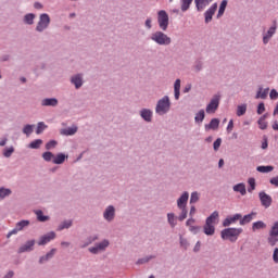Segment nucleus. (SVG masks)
<instances>
[{
    "label": "nucleus",
    "instance_id": "nucleus-1",
    "mask_svg": "<svg viewBox=\"0 0 278 278\" xmlns=\"http://www.w3.org/2000/svg\"><path fill=\"white\" fill-rule=\"evenodd\" d=\"M240 233H242V228H226L222 231V238L223 240H230V242H236Z\"/></svg>",
    "mask_w": 278,
    "mask_h": 278
},
{
    "label": "nucleus",
    "instance_id": "nucleus-2",
    "mask_svg": "<svg viewBox=\"0 0 278 278\" xmlns=\"http://www.w3.org/2000/svg\"><path fill=\"white\" fill-rule=\"evenodd\" d=\"M151 40H153V42H156V45L161 46H168L172 42L170 37L160 30L151 35Z\"/></svg>",
    "mask_w": 278,
    "mask_h": 278
},
{
    "label": "nucleus",
    "instance_id": "nucleus-3",
    "mask_svg": "<svg viewBox=\"0 0 278 278\" xmlns=\"http://www.w3.org/2000/svg\"><path fill=\"white\" fill-rule=\"evenodd\" d=\"M170 110V100L168 99V96L163 97L161 100H159L156 104L155 112L156 114H166Z\"/></svg>",
    "mask_w": 278,
    "mask_h": 278
},
{
    "label": "nucleus",
    "instance_id": "nucleus-4",
    "mask_svg": "<svg viewBox=\"0 0 278 278\" xmlns=\"http://www.w3.org/2000/svg\"><path fill=\"white\" fill-rule=\"evenodd\" d=\"M157 23L160 29H162L163 31H166V29H168V13H166V11L161 10L157 12Z\"/></svg>",
    "mask_w": 278,
    "mask_h": 278
},
{
    "label": "nucleus",
    "instance_id": "nucleus-5",
    "mask_svg": "<svg viewBox=\"0 0 278 278\" xmlns=\"http://www.w3.org/2000/svg\"><path fill=\"white\" fill-rule=\"evenodd\" d=\"M218 105H220V96L215 94L206 106V114L216 113V110H218Z\"/></svg>",
    "mask_w": 278,
    "mask_h": 278
},
{
    "label": "nucleus",
    "instance_id": "nucleus-6",
    "mask_svg": "<svg viewBox=\"0 0 278 278\" xmlns=\"http://www.w3.org/2000/svg\"><path fill=\"white\" fill-rule=\"evenodd\" d=\"M49 23H51V18H49V15L47 13L41 14L40 20L37 24L36 30L45 31V29H47V27H49Z\"/></svg>",
    "mask_w": 278,
    "mask_h": 278
},
{
    "label": "nucleus",
    "instance_id": "nucleus-7",
    "mask_svg": "<svg viewBox=\"0 0 278 278\" xmlns=\"http://www.w3.org/2000/svg\"><path fill=\"white\" fill-rule=\"evenodd\" d=\"M25 227H29V220L18 222L15 225V228L8 233L7 238H10L11 236H16V233H18V231H23V229H25Z\"/></svg>",
    "mask_w": 278,
    "mask_h": 278
},
{
    "label": "nucleus",
    "instance_id": "nucleus-8",
    "mask_svg": "<svg viewBox=\"0 0 278 278\" xmlns=\"http://www.w3.org/2000/svg\"><path fill=\"white\" fill-rule=\"evenodd\" d=\"M258 198L263 207L268 208L270 205H273V198L268 195V193L262 191L258 193Z\"/></svg>",
    "mask_w": 278,
    "mask_h": 278
},
{
    "label": "nucleus",
    "instance_id": "nucleus-9",
    "mask_svg": "<svg viewBox=\"0 0 278 278\" xmlns=\"http://www.w3.org/2000/svg\"><path fill=\"white\" fill-rule=\"evenodd\" d=\"M51 240H55V232L53 231H50L47 235L42 236L38 241V245L45 247V244H49Z\"/></svg>",
    "mask_w": 278,
    "mask_h": 278
},
{
    "label": "nucleus",
    "instance_id": "nucleus-10",
    "mask_svg": "<svg viewBox=\"0 0 278 278\" xmlns=\"http://www.w3.org/2000/svg\"><path fill=\"white\" fill-rule=\"evenodd\" d=\"M216 10H218V4L214 3L211 8L204 13L205 23H210L212 21V16L216 14Z\"/></svg>",
    "mask_w": 278,
    "mask_h": 278
},
{
    "label": "nucleus",
    "instance_id": "nucleus-11",
    "mask_svg": "<svg viewBox=\"0 0 278 278\" xmlns=\"http://www.w3.org/2000/svg\"><path fill=\"white\" fill-rule=\"evenodd\" d=\"M242 215L241 214H235L233 216H229L223 222L224 227H229V225H233L237 220H241Z\"/></svg>",
    "mask_w": 278,
    "mask_h": 278
},
{
    "label": "nucleus",
    "instance_id": "nucleus-12",
    "mask_svg": "<svg viewBox=\"0 0 278 278\" xmlns=\"http://www.w3.org/2000/svg\"><path fill=\"white\" fill-rule=\"evenodd\" d=\"M34 244H36L35 240L27 241L24 245H22L17 253H27L29 251H34Z\"/></svg>",
    "mask_w": 278,
    "mask_h": 278
},
{
    "label": "nucleus",
    "instance_id": "nucleus-13",
    "mask_svg": "<svg viewBox=\"0 0 278 278\" xmlns=\"http://www.w3.org/2000/svg\"><path fill=\"white\" fill-rule=\"evenodd\" d=\"M189 193L188 192H184L181 194V197L178 199L177 201V205L179 207V210H184L186 208V205H188V199H189Z\"/></svg>",
    "mask_w": 278,
    "mask_h": 278
},
{
    "label": "nucleus",
    "instance_id": "nucleus-14",
    "mask_svg": "<svg viewBox=\"0 0 278 278\" xmlns=\"http://www.w3.org/2000/svg\"><path fill=\"white\" fill-rule=\"evenodd\" d=\"M213 0H194L198 12H203Z\"/></svg>",
    "mask_w": 278,
    "mask_h": 278
},
{
    "label": "nucleus",
    "instance_id": "nucleus-15",
    "mask_svg": "<svg viewBox=\"0 0 278 278\" xmlns=\"http://www.w3.org/2000/svg\"><path fill=\"white\" fill-rule=\"evenodd\" d=\"M218 218H219L218 212L215 211L211 214V216L206 218L205 223L208 225H213V227H216V225H218Z\"/></svg>",
    "mask_w": 278,
    "mask_h": 278
},
{
    "label": "nucleus",
    "instance_id": "nucleus-16",
    "mask_svg": "<svg viewBox=\"0 0 278 278\" xmlns=\"http://www.w3.org/2000/svg\"><path fill=\"white\" fill-rule=\"evenodd\" d=\"M277 31V26H271L267 34L263 37L264 45H268L269 40L275 36V33Z\"/></svg>",
    "mask_w": 278,
    "mask_h": 278
},
{
    "label": "nucleus",
    "instance_id": "nucleus-17",
    "mask_svg": "<svg viewBox=\"0 0 278 278\" xmlns=\"http://www.w3.org/2000/svg\"><path fill=\"white\" fill-rule=\"evenodd\" d=\"M233 192H239L241 197L247 194V185L244 182L237 184L232 187Z\"/></svg>",
    "mask_w": 278,
    "mask_h": 278
},
{
    "label": "nucleus",
    "instance_id": "nucleus-18",
    "mask_svg": "<svg viewBox=\"0 0 278 278\" xmlns=\"http://www.w3.org/2000/svg\"><path fill=\"white\" fill-rule=\"evenodd\" d=\"M220 125V121L218 118L211 119L210 124L205 125L206 131H210V129L216 130L218 126Z\"/></svg>",
    "mask_w": 278,
    "mask_h": 278
},
{
    "label": "nucleus",
    "instance_id": "nucleus-19",
    "mask_svg": "<svg viewBox=\"0 0 278 278\" xmlns=\"http://www.w3.org/2000/svg\"><path fill=\"white\" fill-rule=\"evenodd\" d=\"M41 105L55 108V105H58V99H55V98H47V99H43V100L41 101Z\"/></svg>",
    "mask_w": 278,
    "mask_h": 278
},
{
    "label": "nucleus",
    "instance_id": "nucleus-20",
    "mask_svg": "<svg viewBox=\"0 0 278 278\" xmlns=\"http://www.w3.org/2000/svg\"><path fill=\"white\" fill-rule=\"evenodd\" d=\"M115 210L114 206H109L104 212L105 220H114Z\"/></svg>",
    "mask_w": 278,
    "mask_h": 278
},
{
    "label": "nucleus",
    "instance_id": "nucleus-21",
    "mask_svg": "<svg viewBox=\"0 0 278 278\" xmlns=\"http://www.w3.org/2000/svg\"><path fill=\"white\" fill-rule=\"evenodd\" d=\"M203 229H204L205 236H214V233L216 232V227L207 223H205Z\"/></svg>",
    "mask_w": 278,
    "mask_h": 278
},
{
    "label": "nucleus",
    "instance_id": "nucleus-22",
    "mask_svg": "<svg viewBox=\"0 0 278 278\" xmlns=\"http://www.w3.org/2000/svg\"><path fill=\"white\" fill-rule=\"evenodd\" d=\"M72 84H74L76 89L81 88L84 86V79L81 78V75H76L72 78Z\"/></svg>",
    "mask_w": 278,
    "mask_h": 278
},
{
    "label": "nucleus",
    "instance_id": "nucleus-23",
    "mask_svg": "<svg viewBox=\"0 0 278 278\" xmlns=\"http://www.w3.org/2000/svg\"><path fill=\"white\" fill-rule=\"evenodd\" d=\"M179 90H181V80L176 79V81L174 84V92H175L176 101H178V99H179V94H180Z\"/></svg>",
    "mask_w": 278,
    "mask_h": 278
},
{
    "label": "nucleus",
    "instance_id": "nucleus-24",
    "mask_svg": "<svg viewBox=\"0 0 278 278\" xmlns=\"http://www.w3.org/2000/svg\"><path fill=\"white\" fill-rule=\"evenodd\" d=\"M153 116V113L151 112V110H142L141 111V118L146 119L147 123H151V118Z\"/></svg>",
    "mask_w": 278,
    "mask_h": 278
},
{
    "label": "nucleus",
    "instance_id": "nucleus-25",
    "mask_svg": "<svg viewBox=\"0 0 278 278\" xmlns=\"http://www.w3.org/2000/svg\"><path fill=\"white\" fill-rule=\"evenodd\" d=\"M260 229H266V223L262 220L253 223L252 231H260Z\"/></svg>",
    "mask_w": 278,
    "mask_h": 278
},
{
    "label": "nucleus",
    "instance_id": "nucleus-26",
    "mask_svg": "<svg viewBox=\"0 0 278 278\" xmlns=\"http://www.w3.org/2000/svg\"><path fill=\"white\" fill-rule=\"evenodd\" d=\"M256 170L258 173H273V170H275V167L273 165H267V166L261 165L256 167Z\"/></svg>",
    "mask_w": 278,
    "mask_h": 278
},
{
    "label": "nucleus",
    "instance_id": "nucleus-27",
    "mask_svg": "<svg viewBox=\"0 0 278 278\" xmlns=\"http://www.w3.org/2000/svg\"><path fill=\"white\" fill-rule=\"evenodd\" d=\"M55 251H58V250L52 249L50 252L47 253V255L41 256L39 260V264H43L48 260H51V257H53L55 255Z\"/></svg>",
    "mask_w": 278,
    "mask_h": 278
},
{
    "label": "nucleus",
    "instance_id": "nucleus-28",
    "mask_svg": "<svg viewBox=\"0 0 278 278\" xmlns=\"http://www.w3.org/2000/svg\"><path fill=\"white\" fill-rule=\"evenodd\" d=\"M253 216H256V213H250L240 219V225H247L253 220Z\"/></svg>",
    "mask_w": 278,
    "mask_h": 278
},
{
    "label": "nucleus",
    "instance_id": "nucleus-29",
    "mask_svg": "<svg viewBox=\"0 0 278 278\" xmlns=\"http://www.w3.org/2000/svg\"><path fill=\"white\" fill-rule=\"evenodd\" d=\"M10 194H12V190L1 187L0 188V201H3V199H5V197H10Z\"/></svg>",
    "mask_w": 278,
    "mask_h": 278
},
{
    "label": "nucleus",
    "instance_id": "nucleus-30",
    "mask_svg": "<svg viewBox=\"0 0 278 278\" xmlns=\"http://www.w3.org/2000/svg\"><path fill=\"white\" fill-rule=\"evenodd\" d=\"M65 160H66V155L60 153L53 157L52 162L53 164H64Z\"/></svg>",
    "mask_w": 278,
    "mask_h": 278
},
{
    "label": "nucleus",
    "instance_id": "nucleus-31",
    "mask_svg": "<svg viewBox=\"0 0 278 278\" xmlns=\"http://www.w3.org/2000/svg\"><path fill=\"white\" fill-rule=\"evenodd\" d=\"M205 119V111L204 110H200L194 117L195 123H203V121Z\"/></svg>",
    "mask_w": 278,
    "mask_h": 278
},
{
    "label": "nucleus",
    "instance_id": "nucleus-32",
    "mask_svg": "<svg viewBox=\"0 0 278 278\" xmlns=\"http://www.w3.org/2000/svg\"><path fill=\"white\" fill-rule=\"evenodd\" d=\"M227 9V0H223L217 13V18H220V16H223V14H225V10Z\"/></svg>",
    "mask_w": 278,
    "mask_h": 278
},
{
    "label": "nucleus",
    "instance_id": "nucleus-33",
    "mask_svg": "<svg viewBox=\"0 0 278 278\" xmlns=\"http://www.w3.org/2000/svg\"><path fill=\"white\" fill-rule=\"evenodd\" d=\"M35 214H36L37 220H39V223H46V220H49V216H45L42 214V211H35Z\"/></svg>",
    "mask_w": 278,
    "mask_h": 278
},
{
    "label": "nucleus",
    "instance_id": "nucleus-34",
    "mask_svg": "<svg viewBox=\"0 0 278 278\" xmlns=\"http://www.w3.org/2000/svg\"><path fill=\"white\" fill-rule=\"evenodd\" d=\"M258 127L260 129H267L268 127V122H266V117L265 116H262L260 119H258Z\"/></svg>",
    "mask_w": 278,
    "mask_h": 278
},
{
    "label": "nucleus",
    "instance_id": "nucleus-35",
    "mask_svg": "<svg viewBox=\"0 0 278 278\" xmlns=\"http://www.w3.org/2000/svg\"><path fill=\"white\" fill-rule=\"evenodd\" d=\"M247 114V104L239 105L237 108V116H244Z\"/></svg>",
    "mask_w": 278,
    "mask_h": 278
},
{
    "label": "nucleus",
    "instance_id": "nucleus-36",
    "mask_svg": "<svg viewBox=\"0 0 278 278\" xmlns=\"http://www.w3.org/2000/svg\"><path fill=\"white\" fill-rule=\"evenodd\" d=\"M268 97V89H260V91L256 93L255 99H266Z\"/></svg>",
    "mask_w": 278,
    "mask_h": 278
},
{
    "label": "nucleus",
    "instance_id": "nucleus-37",
    "mask_svg": "<svg viewBox=\"0 0 278 278\" xmlns=\"http://www.w3.org/2000/svg\"><path fill=\"white\" fill-rule=\"evenodd\" d=\"M192 0H181V10L182 12H187L190 9Z\"/></svg>",
    "mask_w": 278,
    "mask_h": 278
},
{
    "label": "nucleus",
    "instance_id": "nucleus-38",
    "mask_svg": "<svg viewBox=\"0 0 278 278\" xmlns=\"http://www.w3.org/2000/svg\"><path fill=\"white\" fill-rule=\"evenodd\" d=\"M42 144L41 139H36L29 143L30 149H40V146Z\"/></svg>",
    "mask_w": 278,
    "mask_h": 278
},
{
    "label": "nucleus",
    "instance_id": "nucleus-39",
    "mask_svg": "<svg viewBox=\"0 0 278 278\" xmlns=\"http://www.w3.org/2000/svg\"><path fill=\"white\" fill-rule=\"evenodd\" d=\"M36 18V15L29 13L25 15L24 21L27 23V25H34V20Z\"/></svg>",
    "mask_w": 278,
    "mask_h": 278
},
{
    "label": "nucleus",
    "instance_id": "nucleus-40",
    "mask_svg": "<svg viewBox=\"0 0 278 278\" xmlns=\"http://www.w3.org/2000/svg\"><path fill=\"white\" fill-rule=\"evenodd\" d=\"M97 245H98V249L100 250V252L105 251V249L110 247V241L103 240L102 242L97 243Z\"/></svg>",
    "mask_w": 278,
    "mask_h": 278
},
{
    "label": "nucleus",
    "instance_id": "nucleus-41",
    "mask_svg": "<svg viewBox=\"0 0 278 278\" xmlns=\"http://www.w3.org/2000/svg\"><path fill=\"white\" fill-rule=\"evenodd\" d=\"M167 220H168L170 227H175V225H177V222L175 219V214H173V213L167 214Z\"/></svg>",
    "mask_w": 278,
    "mask_h": 278
},
{
    "label": "nucleus",
    "instance_id": "nucleus-42",
    "mask_svg": "<svg viewBox=\"0 0 278 278\" xmlns=\"http://www.w3.org/2000/svg\"><path fill=\"white\" fill-rule=\"evenodd\" d=\"M248 184L250 186V188H248V192L251 193L253 190H255V178H249Z\"/></svg>",
    "mask_w": 278,
    "mask_h": 278
},
{
    "label": "nucleus",
    "instance_id": "nucleus-43",
    "mask_svg": "<svg viewBox=\"0 0 278 278\" xmlns=\"http://www.w3.org/2000/svg\"><path fill=\"white\" fill-rule=\"evenodd\" d=\"M34 131V126L33 125H26L23 128V134H25L26 136H30V134H33Z\"/></svg>",
    "mask_w": 278,
    "mask_h": 278
},
{
    "label": "nucleus",
    "instance_id": "nucleus-44",
    "mask_svg": "<svg viewBox=\"0 0 278 278\" xmlns=\"http://www.w3.org/2000/svg\"><path fill=\"white\" fill-rule=\"evenodd\" d=\"M55 147H58V141L55 140H51L46 144V149L48 151H51V149H55Z\"/></svg>",
    "mask_w": 278,
    "mask_h": 278
},
{
    "label": "nucleus",
    "instance_id": "nucleus-45",
    "mask_svg": "<svg viewBox=\"0 0 278 278\" xmlns=\"http://www.w3.org/2000/svg\"><path fill=\"white\" fill-rule=\"evenodd\" d=\"M42 157L46 162H51V160L53 161L54 155L51 152H45L42 154Z\"/></svg>",
    "mask_w": 278,
    "mask_h": 278
},
{
    "label": "nucleus",
    "instance_id": "nucleus-46",
    "mask_svg": "<svg viewBox=\"0 0 278 278\" xmlns=\"http://www.w3.org/2000/svg\"><path fill=\"white\" fill-rule=\"evenodd\" d=\"M12 153H14V148L13 147L7 148L3 151L4 157H12Z\"/></svg>",
    "mask_w": 278,
    "mask_h": 278
},
{
    "label": "nucleus",
    "instance_id": "nucleus-47",
    "mask_svg": "<svg viewBox=\"0 0 278 278\" xmlns=\"http://www.w3.org/2000/svg\"><path fill=\"white\" fill-rule=\"evenodd\" d=\"M181 210V214L178 217V220H186V218H188V210L186 208H180Z\"/></svg>",
    "mask_w": 278,
    "mask_h": 278
},
{
    "label": "nucleus",
    "instance_id": "nucleus-48",
    "mask_svg": "<svg viewBox=\"0 0 278 278\" xmlns=\"http://www.w3.org/2000/svg\"><path fill=\"white\" fill-rule=\"evenodd\" d=\"M43 129H47V125H45L42 122L38 123L36 134H42Z\"/></svg>",
    "mask_w": 278,
    "mask_h": 278
},
{
    "label": "nucleus",
    "instance_id": "nucleus-49",
    "mask_svg": "<svg viewBox=\"0 0 278 278\" xmlns=\"http://www.w3.org/2000/svg\"><path fill=\"white\" fill-rule=\"evenodd\" d=\"M223 140L220 138L216 139L213 143V148L214 151H218V149H220V144H222Z\"/></svg>",
    "mask_w": 278,
    "mask_h": 278
},
{
    "label": "nucleus",
    "instance_id": "nucleus-50",
    "mask_svg": "<svg viewBox=\"0 0 278 278\" xmlns=\"http://www.w3.org/2000/svg\"><path fill=\"white\" fill-rule=\"evenodd\" d=\"M197 201H199V192H192L190 203H197Z\"/></svg>",
    "mask_w": 278,
    "mask_h": 278
},
{
    "label": "nucleus",
    "instance_id": "nucleus-51",
    "mask_svg": "<svg viewBox=\"0 0 278 278\" xmlns=\"http://www.w3.org/2000/svg\"><path fill=\"white\" fill-rule=\"evenodd\" d=\"M266 112V106L264 105V102H261L257 106V114H264Z\"/></svg>",
    "mask_w": 278,
    "mask_h": 278
},
{
    "label": "nucleus",
    "instance_id": "nucleus-52",
    "mask_svg": "<svg viewBox=\"0 0 278 278\" xmlns=\"http://www.w3.org/2000/svg\"><path fill=\"white\" fill-rule=\"evenodd\" d=\"M89 252L93 253V255H97V253H101V251L99 250V245H94L92 248H89Z\"/></svg>",
    "mask_w": 278,
    "mask_h": 278
},
{
    "label": "nucleus",
    "instance_id": "nucleus-53",
    "mask_svg": "<svg viewBox=\"0 0 278 278\" xmlns=\"http://www.w3.org/2000/svg\"><path fill=\"white\" fill-rule=\"evenodd\" d=\"M228 134H231L233 131V119H230L227 126Z\"/></svg>",
    "mask_w": 278,
    "mask_h": 278
},
{
    "label": "nucleus",
    "instance_id": "nucleus-54",
    "mask_svg": "<svg viewBox=\"0 0 278 278\" xmlns=\"http://www.w3.org/2000/svg\"><path fill=\"white\" fill-rule=\"evenodd\" d=\"M71 227V223H63L59 226V231H62V229H68Z\"/></svg>",
    "mask_w": 278,
    "mask_h": 278
},
{
    "label": "nucleus",
    "instance_id": "nucleus-55",
    "mask_svg": "<svg viewBox=\"0 0 278 278\" xmlns=\"http://www.w3.org/2000/svg\"><path fill=\"white\" fill-rule=\"evenodd\" d=\"M273 260L275 264H278V248L274 250Z\"/></svg>",
    "mask_w": 278,
    "mask_h": 278
},
{
    "label": "nucleus",
    "instance_id": "nucleus-56",
    "mask_svg": "<svg viewBox=\"0 0 278 278\" xmlns=\"http://www.w3.org/2000/svg\"><path fill=\"white\" fill-rule=\"evenodd\" d=\"M269 182L271 184V186H275L276 188H278V176L271 178Z\"/></svg>",
    "mask_w": 278,
    "mask_h": 278
},
{
    "label": "nucleus",
    "instance_id": "nucleus-57",
    "mask_svg": "<svg viewBox=\"0 0 278 278\" xmlns=\"http://www.w3.org/2000/svg\"><path fill=\"white\" fill-rule=\"evenodd\" d=\"M269 97H270V99H278V92H277V90H271L270 91V93H269Z\"/></svg>",
    "mask_w": 278,
    "mask_h": 278
},
{
    "label": "nucleus",
    "instance_id": "nucleus-58",
    "mask_svg": "<svg viewBox=\"0 0 278 278\" xmlns=\"http://www.w3.org/2000/svg\"><path fill=\"white\" fill-rule=\"evenodd\" d=\"M193 251H194V253H199V251H201V241H198L195 243V247H194Z\"/></svg>",
    "mask_w": 278,
    "mask_h": 278
},
{
    "label": "nucleus",
    "instance_id": "nucleus-59",
    "mask_svg": "<svg viewBox=\"0 0 278 278\" xmlns=\"http://www.w3.org/2000/svg\"><path fill=\"white\" fill-rule=\"evenodd\" d=\"M61 134L62 136H71V128L62 129Z\"/></svg>",
    "mask_w": 278,
    "mask_h": 278
},
{
    "label": "nucleus",
    "instance_id": "nucleus-60",
    "mask_svg": "<svg viewBox=\"0 0 278 278\" xmlns=\"http://www.w3.org/2000/svg\"><path fill=\"white\" fill-rule=\"evenodd\" d=\"M262 149H268V138L264 137V141L262 143Z\"/></svg>",
    "mask_w": 278,
    "mask_h": 278
},
{
    "label": "nucleus",
    "instance_id": "nucleus-61",
    "mask_svg": "<svg viewBox=\"0 0 278 278\" xmlns=\"http://www.w3.org/2000/svg\"><path fill=\"white\" fill-rule=\"evenodd\" d=\"M151 258L150 257H146V258H140L137 264H147V262H149Z\"/></svg>",
    "mask_w": 278,
    "mask_h": 278
},
{
    "label": "nucleus",
    "instance_id": "nucleus-62",
    "mask_svg": "<svg viewBox=\"0 0 278 278\" xmlns=\"http://www.w3.org/2000/svg\"><path fill=\"white\" fill-rule=\"evenodd\" d=\"M192 225H194V218H189L187 220V227H192Z\"/></svg>",
    "mask_w": 278,
    "mask_h": 278
},
{
    "label": "nucleus",
    "instance_id": "nucleus-63",
    "mask_svg": "<svg viewBox=\"0 0 278 278\" xmlns=\"http://www.w3.org/2000/svg\"><path fill=\"white\" fill-rule=\"evenodd\" d=\"M190 231H193V233H197L199 231V226H189Z\"/></svg>",
    "mask_w": 278,
    "mask_h": 278
},
{
    "label": "nucleus",
    "instance_id": "nucleus-64",
    "mask_svg": "<svg viewBox=\"0 0 278 278\" xmlns=\"http://www.w3.org/2000/svg\"><path fill=\"white\" fill-rule=\"evenodd\" d=\"M77 134V127L76 126H72L71 127V136Z\"/></svg>",
    "mask_w": 278,
    "mask_h": 278
}]
</instances>
